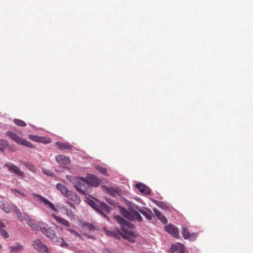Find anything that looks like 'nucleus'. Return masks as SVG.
Wrapping results in <instances>:
<instances>
[{
	"mask_svg": "<svg viewBox=\"0 0 253 253\" xmlns=\"http://www.w3.org/2000/svg\"><path fill=\"white\" fill-rule=\"evenodd\" d=\"M69 179L74 184L76 190L81 194L85 195L86 192H88V184L86 179L81 177H71L69 176Z\"/></svg>",
	"mask_w": 253,
	"mask_h": 253,
	"instance_id": "1",
	"label": "nucleus"
},
{
	"mask_svg": "<svg viewBox=\"0 0 253 253\" xmlns=\"http://www.w3.org/2000/svg\"><path fill=\"white\" fill-rule=\"evenodd\" d=\"M114 218L121 225V229L125 233V235L133 236L134 232L131 229L134 226L132 223L120 215H114Z\"/></svg>",
	"mask_w": 253,
	"mask_h": 253,
	"instance_id": "2",
	"label": "nucleus"
},
{
	"mask_svg": "<svg viewBox=\"0 0 253 253\" xmlns=\"http://www.w3.org/2000/svg\"><path fill=\"white\" fill-rule=\"evenodd\" d=\"M6 134L7 136L9 137L12 140L19 145L25 146L30 148H34V145L31 143V142L19 137L17 134L12 131H8L6 132Z\"/></svg>",
	"mask_w": 253,
	"mask_h": 253,
	"instance_id": "3",
	"label": "nucleus"
},
{
	"mask_svg": "<svg viewBox=\"0 0 253 253\" xmlns=\"http://www.w3.org/2000/svg\"><path fill=\"white\" fill-rule=\"evenodd\" d=\"M4 167H6L11 173L17 175L22 178H23L24 175V172L21 171L19 168L17 166L11 163H7L4 164Z\"/></svg>",
	"mask_w": 253,
	"mask_h": 253,
	"instance_id": "4",
	"label": "nucleus"
},
{
	"mask_svg": "<svg viewBox=\"0 0 253 253\" xmlns=\"http://www.w3.org/2000/svg\"><path fill=\"white\" fill-rule=\"evenodd\" d=\"M33 248L39 252L50 253L47 247L42 243L39 239L35 240L32 244Z\"/></svg>",
	"mask_w": 253,
	"mask_h": 253,
	"instance_id": "5",
	"label": "nucleus"
},
{
	"mask_svg": "<svg viewBox=\"0 0 253 253\" xmlns=\"http://www.w3.org/2000/svg\"><path fill=\"white\" fill-rule=\"evenodd\" d=\"M86 180L88 184V192H89L90 187L91 186L97 187L101 183V180L93 174H88Z\"/></svg>",
	"mask_w": 253,
	"mask_h": 253,
	"instance_id": "6",
	"label": "nucleus"
},
{
	"mask_svg": "<svg viewBox=\"0 0 253 253\" xmlns=\"http://www.w3.org/2000/svg\"><path fill=\"white\" fill-rule=\"evenodd\" d=\"M97 211L100 213L105 218L108 219V217L106 215L111 211V207L107 205L104 202L99 203Z\"/></svg>",
	"mask_w": 253,
	"mask_h": 253,
	"instance_id": "7",
	"label": "nucleus"
},
{
	"mask_svg": "<svg viewBox=\"0 0 253 253\" xmlns=\"http://www.w3.org/2000/svg\"><path fill=\"white\" fill-rule=\"evenodd\" d=\"M25 220L28 222V224L36 231L41 230L43 224L42 222H36L35 221L31 219L29 215H25Z\"/></svg>",
	"mask_w": 253,
	"mask_h": 253,
	"instance_id": "8",
	"label": "nucleus"
},
{
	"mask_svg": "<svg viewBox=\"0 0 253 253\" xmlns=\"http://www.w3.org/2000/svg\"><path fill=\"white\" fill-rule=\"evenodd\" d=\"M32 195L36 199L37 201H41L43 203L44 205L49 207L51 209L54 211H56L57 210L55 208L54 205L53 204H52L51 202H50L49 201H48L47 199H45V198L42 197L40 195L36 194H33Z\"/></svg>",
	"mask_w": 253,
	"mask_h": 253,
	"instance_id": "9",
	"label": "nucleus"
},
{
	"mask_svg": "<svg viewBox=\"0 0 253 253\" xmlns=\"http://www.w3.org/2000/svg\"><path fill=\"white\" fill-rule=\"evenodd\" d=\"M165 228L166 231L169 234H171L172 237L176 238H178L179 237L178 228L174 225L171 224H169V225H166L165 227Z\"/></svg>",
	"mask_w": 253,
	"mask_h": 253,
	"instance_id": "10",
	"label": "nucleus"
},
{
	"mask_svg": "<svg viewBox=\"0 0 253 253\" xmlns=\"http://www.w3.org/2000/svg\"><path fill=\"white\" fill-rule=\"evenodd\" d=\"M181 234L185 239H189L191 241L195 240L197 237L196 233H190L187 228L184 227L182 228Z\"/></svg>",
	"mask_w": 253,
	"mask_h": 253,
	"instance_id": "11",
	"label": "nucleus"
},
{
	"mask_svg": "<svg viewBox=\"0 0 253 253\" xmlns=\"http://www.w3.org/2000/svg\"><path fill=\"white\" fill-rule=\"evenodd\" d=\"M41 231L48 238H50L53 241L55 235V231L51 228L42 227L41 229Z\"/></svg>",
	"mask_w": 253,
	"mask_h": 253,
	"instance_id": "12",
	"label": "nucleus"
},
{
	"mask_svg": "<svg viewBox=\"0 0 253 253\" xmlns=\"http://www.w3.org/2000/svg\"><path fill=\"white\" fill-rule=\"evenodd\" d=\"M175 252H177V253H184L185 252V247L183 244L180 243L172 244L169 250V252L173 253Z\"/></svg>",
	"mask_w": 253,
	"mask_h": 253,
	"instance_id": "13",
	"label": "nucleus"
},
{
	"mask_svg": "<svg viewBox=\"0 0 253 253\" xmlns=\"http://www.w3.org/2000/svg\"><path fill=\"white\" fill-rule=\"evenodd\" d=\"M65 196L69 200L73 201L76 203H79L81 201L80 197L72 191L69 190Z\"/></svg>",
	"mask_w": 253,
	"mask_h": 253,
	"instance_id": "14",
	"label": "nucleus"
},
{
	"mask_svg": "<svg viewBox=\"0 0 253 253\" xmlns=\"http://www.w3.org/2000/svg\"><path fill=\"white\" fill-rule=\"evenodd\" d=\"M135 187L138 189L141 193L144 195H149L150 194V188L143 183H140L136 184Z\"/></svg>",
	"mask_w": 253,
	"mask_h": 253,
	"instance_id": "15",
	"label": "nucleus"
},
{
	"mask_svg": "<svg viewBox=\"0 0 253 253\" xmlns=\"http://www.w3.org/2000/svg\"><path fill=\"white\" fill-rule=\"evenodd\" d=\"M56 161L58 162V163L61 165H67L70 163V160L69 158L63 155H59L57 156L56 157Z\"/></svg>",
	"mask_w": 253,
	"mask_h": 253,
	"instance_id": "16",
	"label": "nucleus"
},
{
	"mask_svg": "<svg viewBox=\"0 0 253 253\" xmlns=\"http://www.w3.org/2000/svg\"><path fill=\"white\" fill-rule=\"evenodd\" d=\"M138 210V211L143 215L147 219L151 220L152 219V212L150 209L145 208L144 209H139Z\"/></svg>",
	"mask_w": 253,
	"mask_h": 253,
	"instance_id": "17",
	"label": "nucleus"
},
{
	"mask_svg": "<svg viewBox=\"0 0 253 253\" xmlns=\"http://www.w3.org/2000/svg\"><path fill=\"white\" fill-rule=\"evenodd\" d=\"M13 212L17 215V217L19 220H25V215H28L26 213H22L19 209L16 206H13Z\"/></svg>",
	"mask_w": 253,
	"mask_h": 253,
	"instance_id": "18",
	"label": "nucleus"
},
{
	"mask_svg": "<svg viewBox=\"0 0 253 253\" xmlns=\"http://www.w3.org/2000/svg\"><path fill=\"white\" fill-rule=\"evenodd\" d=\"M52 216L55 219V220L58 223H60L62 225L66 226V227H69L70 226V223L67 220L58 216L54 214H52Z\"/></svg>",
	"mask_w": 253,
	"mask_h": 253,
	"instance_id": "19",
	"label": "nucleus"
},
{
	"mask_svg": "<svg viewBox=\"0 0 253 253\" xmlns=\"http://www.w3.org/2000/svg\"><path fill=\"white\" fill-rule=\"evenodd\" d=\"M56 146L60 150H70L73 147L72 145L69 144L68 143L57 142H56Z\"/></svg>",
	"mask_w": 253,
	"mask_h": 253,
	"instance_id": "20",
	"label": "nucleus"
},
{
	"mask_svg": "<svg viewBox=\"0 0 253 253\" xmlns=\"http://www.w3.org/2000/svg\"><path fill=\"white\" fill-rule=\"evenodd\" d=\"M9 249L11 253L13 252H19L23 251V247L18 243H16L12 246L9 247Z\"/></svg>",
	"mask_w": 253,
	"mask_h": 253,
	"instance_id": "21",
	"label": "nucleus"
},
{
	"mask_svg": "<svg viewBox=\"0 0 253 253\" xmlns=\"http://www.w3.org/2000/svg\"><path fill=\"white\" fill-rule=\"evenodd\" d=\"M154 212L156 216L158 217V218L161 221L163 224L167 223V219L165 217V216L161 213V212L158 211L156 209H153Z\"/></svg>",
	"mask_w": 253,
	"mask_h": 253,
	"instance_id": "22",
	"label": "nucleus"
},
{
	"mask_svg": "<svg viewBox=\"0 0 253 253\" xmlns=\"http://www.w3.org/2000/svg\"><path fill=\"white\" fill-rule=\"evenodd\" d=\"M0 208L6 213H10L11 208L9 204L4 201H0Z\"/></svg>",
	"mask_w": 253,
	"mask_h": 253,
	"instance_id": "23",
	"label": "nucleus"
},
{
	"mask_svg": "<svg viewBox=\"0 0 253 253\" xmlns=\"http://www.w3.org/2000/svg\"><path fill=\"white\" fill-rule=\"evenodd\" d=\"M120 209V212L124 215L125 217L127 218L128 219L130 220V219H132L131 217V210L130 211H128L125 208L120 207H119Z\"/></svg>",
	"mask_w": 253,
	"mask_h": 253,
	"instance_id": "24",
	"label": "nucleus"
},
{
	"mask_svg": "<svg viewBox=\"0 0 253 253\" xmlns=\"http://www.w3.org/2000/svg\"><path fill=\"white\" fill-rule=\"evenodd\" d=\"M131 215L132 219H130V220H134L136 219L139 222L142 221V218L139 213L134 210H131Z\"/></svg>",
	"mask_w": 253,
	"mask_h": 253,
	"instance_id": "25",
	"label": "nucleus"
},
{
	"mask_svg": "<svg viewBox=\"0 0 253 253\" xmlns=\"http://www.w3.org/2000/svg\"><path fill=\"white\" fill-rule=\"evenodd\" d=\"M105 190L107 193L113 197H115L118 194H119V191L113 187H104Z\"/></svg>",
	"mask_w": 253,
	"mask_h": 253,
	"instance_id": "26",
	"label": "nucleus"
},
{
	"mask_svg": "<svg viewBox=\"0 0 253 253\" xmlns=\"http://www.w3.org/2000/svg\"><path fill=\"white\" fill-rule=\"evenodd\" d=\"M56 188L59 190L62 195H63L64 196L66 195V194L67 193V192L69 191V190L68 188L65 187L64 185L58 183L56 186Z\"/></svg>",
	"mask_w": 253,
	"mask_h": 253,
	"instance_id": "27",
	"label": "nucleus"
},
{
	"mask_svg": "<svg viewBox=\"0 0 253 253\" xmlns=\"http://www.w3.org/2000/svg\"><path fill=\"white\" fill-rule=\"evenodd\" d=\"M106 233L108 235L115 237L116 238L118 237L119 238V235H121L122 234L119 230H117V233L115 231L107 230L106 231Z\"/></svg>",
	"mask_w": 253,
	"mask_h": 253,
	"instance_id": "28",
	"label": "nucleus"
},
{
	"mask_svg": "<svg viewBox=\"0 0 253 253\" xmlns=\"http://www.w3.org/2000/svg\"><path fill=\"white\" fill-rule=\"evenodd\" d=\"M154 203L160 208L163 209H168L169 208L168 205L162 201H158L155 200Z\"/></svg>",
	"mask_w": 253,
	"mask_h": 253,
	"instance_id": "29",
	"label": "nucleus"
},
{
	"mask_svg": "<svg viewBox=\"0 0 253 253\" xmlns=\"http://www.w3.org/2000/svg\"><path fill=\"white\" fill-rule=\"evenodd\" d=\"M121 236L123 238L127 240L130 242H131V243L134 242V240L133 238L135 237V234L133 235V236H130V235H125L124 234L122 233L121 234Z\"/></svg>",
	"mask_w": 253,
	"mask_h": 253,
	"instance_id": "30",
	"label": "nucleus"
},
{
	"mask_svg": "<svg viewBox=\"0 0 253 253\" xmlns=\"http://www.w3.org/2000/svg\"><path fill=\"white\" fill-rule=\"evenodd\" d=\"M95 168L101 173H103L105 175L107 174L106 169L98 165H96L95 166Z\"/></svg>",
	"mask_w": 253,
	"mask_h": 253,
	"instance_id": "31",
	"label": "nucleus"
},
{
	"mask_svg": "<svg viewBox=\"0 0 253 253\" xmlns=\"http://www.w3.org/2000/svg\"><path fill=\"white\" fill-rule=\"evenodd\" d=\"M39 142L42 143L44 144H48L51 142V139L49 138H46L45 137L40 136Z\"/></svg>",
	"mask_w": 253,
	"mask_h": 253,
	"instance_id": "32",
	"label": "nucleus"
},
{
	"mask_svg": "<svg viewBox=\"0 0 253 253\" xmlns=\"http://www.w3.org/2000/svg\"><path fill=\"white\" fill-rule=\"evenodd\" d=\"M14 122L16 125L20 126H26V124L24 121L19 119H14Z\"/></svg>",
	"mask_w": 253,
	"mask_h": 253,
	"instance_id": "33",
	"label": "nucleus"
},
{
	"mask_svg": "<svg viewBox=\"0 0 253 253\" xmlns=\"http://www.w3.org/2000/svg\"><path fill=\"white\" fill-rule=\"evenodd\" d=\"M40 137V136L36 135L29 134L28 135V138L30 139L37 142H39V141H40V140H39Z\"/></svg>",
	"mask_w": 253,
	"mask_h": 253,
	"instance_id": "34",
	"label": "nucleus"
},
{
	"mask_svg": "<svg viewBox=\"0 0 253 253\" xmlns=\"http://www.w3.org/2000/svg\"><path fill=\"white\" fill-rule=\"evenodd\" d=\"M89 204L92 207L94 210L96 211L98 210L99 204L95 203L94 201L92 200H90L89 202Z\"/></svg>",
	"mask_w": 253,
	"mask_h": 253,
	"instance_id": "35",
	"label": "nucleus"
},
{
	"mask_svg": "<svg viewBox=\"0 0 253 253\" xmlns=\"http://www.w3.org/2000/svg\"><path fill=\"white\" fill-rule=\"evenodd\" d=\"M8 145L7 141L0 140V150L4 149Z\"/></svg>",
	"mask_w": 253,
	"mask_h": 253,
	"instance_id": "36",
	"label": "nucleus"
},
{
	"mask_svg": "<svg viewBox=\"0 0 253 253\" xmlns=\"http://www.w3.org/2000/svg\"><path fill=\"white\" fill-rule=\"evenodd\" d=\"M0 234L4 238H7L9 237L8 233L4 229L0 230Z\"/></svg>",
	"mask_w": 253,
	"mask_h": 253,
	"instance_id": "37",
	"label": "nucleus"
},
{
	"mask_svg": "<svg viewBox=\"0 0 253 253\" xmlns=\"http://www.w3.org/2000/svg\"><path fill=\"white\" fill-rule=\"evenodd\" d=\"M60 246L63 248L67 247L69 245L63 240V238L60 239Z\"/></svg>",
	"mask_w": 253,
	"mask_h": 253,
	"instance_id": "38",
	"label": "nucleus"
},
{
	"mask_svg": "<svg viewBox=\"0 0 253 253\" xmlns=\"http://www.w3.org/2000/svg\"><path fill=\"white\" fill-rule=\"evenodd\" d=\"M12 191H13L14 194L16 196H18L17 194H19L22 195L23 197H26V195L23 192H21V191H18V190H16V189L13 190Z\"/></svg>",
	"mask_w": 253,
	"mask_h": 253,
	"instance_id": "39",
	"label": "nucleus"
},
{
	"mask_svg": "<svg viewBox=\"0 0 253 253\" xmlns=\"http://www.w3.org/2000/svg\"><path fill=\"white\" fill-rule=\"evenodd\" d=\"M66 215L69 217L74 216L73 212L71 210H67Z\"/></svg>",
	"mask_w": 253,
	"mask_h": 253,
	"instance_id": "40",
	"label": "nucleus"
},
{
	"mask_svg": "<svg viewBox=\"0 0 253 253\" xmlns=\"http://www.w3.org/2000/svg\"><path fill=\"white\" fill-rule=\"evenodd\" d=\"M68 230L71 232L72 233L74 234L75 236H77V237H80V235L79 233H78L77 232H76V231H74L72 229H68Z\"/></svg>",
	"mask_w": 253,
	"mask_h": 253,
	"instance_id": "41",
	"label": "nucleus"
},
{
	"mask_svg": "<svg viewBox=\"0 0 253 253\" xmlns=\"http://www.w3.org/2000/svg\"><path fill=\"white\" fill-rule=\"evenodd\" d=\"M5 226L4 223L2 222H0V230L3 229L5 228Z\"/></svg>",
	"mask_w": 253,
	"mask_h": 253,
	"instance_id": "42",
	"label": "nucleus"
},
{
	"mask_svg": "<svg viewBox=\"0 0 253 253\" xmlns=\"http://www.w3.org/2000/svg\"><path fill=\"white\" fill-rule=\"evenodd\" d=\"M94 227L92 225L88 224V229L90 230H93Z\"/></svg>",
	"mask_w": 253,
	"mask_h": 253,
	"instance_id": "43",
	"label": "nucleus"
},
{
	"mask_svg": "<svg viewBox=\"0 0 253 253\" xmlns=\"http://www.w3.org/2000/svg\"><path fill=\"white\" fill-rule=\"evenodd\" d=\"M68 203L69 204V205L70 207L75 208V206L73 203L69 202H68Z\"/></svg>",
	"mask_w": 253,
	"mask_h": 253,
	"instance_id": "44",
	"label": "nucleus"
},
{
	"mask_svg": "<svg viewBox=\"0 0 253 253\" xmlns=\"http://www.w3.org/2000/svg\"><path fill=\"white\" fill-rule=\"evenodd\" d=\"M24 165L26 166H32V165L31 164H28L27 163H24Z\"/></svg>",
	"mask_w": 253,
	"mask_h": 253,
	"instance_id": "45",
	"label": "nucleus"
},
{
	"mask_svg": "<svg viewBox=\"0 0 253 253\" xmlns=\"http://www.w3.org/2000/svg\"><path fill=\"white\" fill-rule=\"evenodd\" d=\"M2 248V246L1 245V244H0V249H1Z\"/></svg>",
	"mask_w": 253,
	"mask_h": 253,
	"instance_id": "46",
	"label": "nucleus"
}]
</instances>
